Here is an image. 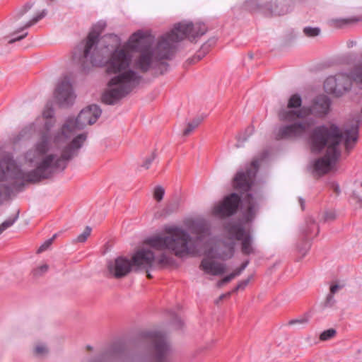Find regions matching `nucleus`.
<instances>
[{
    "mask_svg": "<svg viewBox=\"0 0 362 362\" xmlns=\"http://www.w3.org/2000/svg\"><path fill=\"white\" fill-rule=\"evenodd\" d=\"M207 31L206 26L202 23H192L183 21L177 23L173 29L164 35H169V42H173L174 51H176L177 44L185 38L194 39L204 35Z\"/></svg>",
    "mask_w": 362,
    "mask_h": 362,
    "instance_id": "nucleus-6",
    "label": "nucleus"
},
{
    "mask_svg": "<svg viewBox=\"0 0 362 362\" xmlns=\"http://www.w3.org/2000/svg\"><path fill=\"white\" fill-rule=\"evenodd\" d=\"M350 78L362 83V64L356 66L351 72Z\"/></svg>",
    "mask_w": 362,
    "mask_h": 362,
    "instance_id": "nucleus-20",
    "label": "nucleus"
},
{
    "mask_svg": "<svg viewBox=\"0 0 362 362\" xmlns=\"http://www.w3.org/2000/svg\"><path fill=\"white\" fill-rule=\"evenodd\" d=\"M156 362H172L169 358L170 347L165 338L158 337L155 344Z\"/></svg>",
    "mask_w": 362,
    "mask_h": 362,
    "instance_id": "nucleus-17",
    "label": "nucleus"
},
{
    "mask_svg": "<svg viewBox=\"0 0 362 362\" xmlns=\"http://www.w3.org/2000/svg\"><path fill=\"white\" fill-rule=\"evenodd\" d=\"M250 279H251V277H248L247 279L241 281L237 285V287L235 288V291H238V290H240V289H244L247 286V284H249Z\"/></svg>",
    "mask_w": 362,
    "mask_h": 362,
    "instance_id": "nucleus-33",
    "label": "nucleus"
},
{
    "mask_svg": "<svg viewBox=\"0 0 362 362\" xmlns=\"http://www.w3.org/2000/svg\"><path fill=\"white\" fill-rule=\"evenodd\" d=\"M329 109V99L325 95H321L316 98L312 108L303 107L298 111H284L281 113V118L286 120H293L296 118L305 117L310 114L323 116L328 112Z\"/></svg>",
    "mask_w": 362,
    "mask_h": 362,
    "instance_id": "nucleus-8",
    "label": "nucleus"
},
{
    "mask_svg": "<svg viewBox=\"0 0 362 362\" xmlns=\"http://www.w3.org/2000/svg\"><path fill=\"white\" fill-rule=\"evenodd\" d=\"M240 197L235 193L227 196L222 202L214 206L212 210L214 215L223 218L233 214L238 206Z\"/></svg>",
    "mask_w": 362,
    "mask_h": 362,
    "instance_id": "nucleus-12",
    "label": "nucleus"
},
{
    "mask_svg": "<svg viewBox=\"0 0 362 362\" xmlns=\"http://www.w3.org/2000/svg\"><path fill=\"white\" fill-rule=\"evenodd\" d=\"M31 7V4H26L18 12V19L21 20L22 18L21 23L23 24V25L18 29V32L23 31L24 29L30 27L45 16L46 11L44 10L40 13H38L33 18H30V15H28L27 13Z\"/></svg>",
    "mask_w": 362,
    "mask_h": 362,
    "instance_id": "nucleus-15",
    "label": "nucleus"
},
{
    "mask_svg": "<svg viewBox=\"0 0 362 362\" xmlns=\"http://www.w3.org/2000/svg\"><path fill=\"white\" fill-rule=\"evenodd\" d=\"M227 282H225L223 281V279H221V281H219L218 283H217V286L218 287H221L224 284H226Z\"/></svg>",
    "mask_w": 362,
    "mask_h": 362,
    "instance_id": "nucleus-40",
    "label": "nucleus"
},
{
    "mask_svg": "<svg viewBox=\"0 0 362 362\" xmlns=\"http://www.w3.org/2000/svg\"><path fill=\"white\" fill-rule=\"evenodd\" d=\"M334 303V296L332 294H329L327 297L325 305L326 306H332Z\"/></svg>",
    "mask_w": 362,
    "mask_h": 362,
    "instance_id": "nucleus-35",
    "label": "nucleus"
},
{
    "mask_svg": "<svg viewBox=\"0 0 362 362\" xmlns=\"http://www.w3.org/2000/svg\"><path fill=\"white\" fill-rule=\"evenodd\" d=\"M336 213L334 211H325L323 214L322 219L325 222L332 221L336 218Z\"/></svg>",
    "mask_w": 362,
    "mask_h": 362,
    "instance_id": "nucleus-30",
    "label": "nucleus"
},
{
    "mask_svg": "<svg viewBox=\"0 0 362 362\" xmlns=\"http://www.w3.org/2000/svg\"><path fill=\"white\" fill-rule=\"evenodd\" d=\"M299 203L300 204L301 209H304L305 202H304V200L302 198H299Z\"/></svg>",
    "mask_w": 362,
    "mask_h": 362,
    "instance_id": "nucleus-39",
    "label": "nucleus"
},
{
    "mask_svg": "<svg viewBox=\"0 0 362 362\" xmlns=\"http://www.w3.org/2000/svg\"><path fill=\"white\" fill-rule=\"evenodd\" d=\"M302 104V100L299 95L294 94L291 96V98L288 100L287 109L282 110L279 112V118L281 120H283L281 118V113L284 111H298L300 109L303 108V107H301ZM284 121H286V119H284Z\"/></svg>",
    "mask_w": 362,
    "mask_h": 362,
    "instance_id": "nucleus-19",
    "label": "nucleus"
},
{
    "mask_svg": "<svg viewBox=\"0 0 362 362\" xmlns=\"http://www.w3.org/2000/svg\"><path fill=\"white\" fill-rule=\"evenodd\" d=\"M164 194H165V189L162 186L158 185V186H156L154 187L153 191V198L157 202H160L163 199Z\"/></svg>",
    "mask_w": 362,
    "mask_h": 362,
    "instance_id": "nucleus-26",
    "label": "nucleus"
},
{
    "mask_svg": "<svg viewBox=\"0 0 362 362\" xmlns=\"http://www.w3.org/2000/svg\"><path fill=\"white\" fill-rule=\"evenodd\" d=\"M101 115V110L98 106L93 105L82 110L76 117H70L72 123L69 127V141H71L76 135V132L83 129L87 125L94 124Z\"/></svg>",
    "mask_w": 362,
    "mask_h": 362,
    "instance_id": "nucleus-7",
    "label": "nucleus"
},
{
    "mask_svg": "<svg viewBox=\"0 0 362 362\" xmlns=\"http://www.w3.org/2000/svg\"><path fill=\"white\" fill-rule=\"evenodd\" d=\"M337 86H344V92L348 90L350 88V81H349V77L347 76V81H342L341 82L337 83Z\"/></svg>",
    "mask_w": 362,
    "mask_h": 362,
    "instance_id": "nucleus-34",
    "label": "nucleus"
},
{
    "mask_svg": "<svg viewBox=\"0 0 362 362\" xmlns=\"http://www.w3.org/2000/svg\"><path fill=\"white\" fill-rule=\"evenodd\" d=\"M54 94L57 101L62 105L72 103L75 98L71 84L66 78L58 83Z\"/></svg>",
    "mask_w": 362,
    "mask_h": 362,
    "instance_id": "nucleus-14",
    "label": "nucleus"
},
{
    "mask_svg": "<svg viewBox=\"0 0 362 362\" xmlns=\"http://www.w3.org/2000/svg\"><path fill=\"white\" fill-rule=\"evenodd\" d=\"M201 123L200 119H196L191 122L188 123L186 129L183 132L185 136H188L192 132H193Z\"/></svg>",
    "mask_w": 362,
    "mask_h": 362,
    "instance_id": "nucleus-25",
    "label": "nucleus"
},
{
    "mask_svg": "<svg viewBox=\"0 0 362 362\" xmlns=\"http://www.w3.org/2000/svg\"><path fill=\"white\" fill-rule=\"evenodd\" d=\"M35 354L37 356H44L49 352L47 346L45 344H37L34 349Z\"/></svg>",
    "mask_w": 362,
    "mask_h": 362,
    "instance_id": "nucleus-23",
    "label": "nucleus"
},
{
    "mask_svg": "<svg viewBox=\"0 0 362 362\" xmlns=\"http://www.w3.org/2000/svg\"><path fill=\"white\" fill-rule=\"evenodd\" d=\"M196 238L192 239L189 235V243L196 245L197 252L187 253L185 255H204L202 260L199 268L205 274L212 276H219L226 272V265L222 263L216 262L213 259H226L233 256L234 245L229 247V253L219 252L216 247L215 239L211 236L209 228L202 226L196 228Z\"/></svg>",
    "mask_w": 362,
    "mask_h": 362,
    "instance_id": "nucleus-5",
    "label": "nucleus"
},
{
    "mask_svg": "<svg viewBox=\"0 0 362 362\" xmlns=\"http://www.w3.org/2000/svg\"><path fill=\"white\" fill-rule=\"evenodd\" d=\"M337 334L336 329L333 328L328 329L327 330L323 331L320 335V339L321 341H327L332 338H333Z\"/></svg>",
    "mask_w": 362,
    "mask_h": 362,
    "instance_id": "nucleus-24",
    "label": "nucleus"
},
{
    "mask_svg": "<svg viewBox=\"0 0 362 362\" xmlns=\"http://www.w3.org/2000/svg\"><path fill=\"white\" fill-rule=\"evenodd\" d=\"M57 234H54L52 238L46 240L37 250V252H41L47 250L52 243L53 240L56 238Z\"/></svg>",
    "mask_w": 362,
    "mask_h": 362,
    "instance_id": "nucleus-31",
    "label": "nucleus"
},
{
    "mask_svg": "<svg viewBox=\"0 0 362 362\" xmlns=\"http://www.w3.org/2000/svg\"><path fill=\"white\" fill-rule=\"evenodd\" d=\"M91 233V228L89 226H86L85 230L82 233L77 236L75 240L76 243H84L86 241L88 238L90 236Z\"/></svg>",
    "mask_w": 362,
    "mask_h": 362,
    "instance_id": "nucleus-27",
    "label": "nucleus"
},
{
    "mask_svg": "<svg viewBox=\"0 0 362 362\" xmlns=\"http://www.w3.org/2000/svg\"><path fill=\"white\" fill-rule=\"evenodd\" d=\"M153 159H154V156L153 155L149 156L144 161V163L143 164V166L145 168L148 169L149 168L150 165L151 164L152 161L153 160Z\"/></svg>",
    "mask_w": 362,
    "mask_h": 362,
    "instance_id": "nucleus-36",
    "label": "nucleus"
},
{
    "mask_svg": "<svg viewBox=\"0 0 362 362\" xmlns=\"http://www.w3.org/2000/svg\"><path fill=\"white\" fill-rule=\"evenodd\" d=\"M107 23L100 21L89 33L84 43L82 67L105 66L107 74H114L107 83L102 100L107 105H113L127 95L139 77L129 69L131 56L124 47H119L120 39L116 35H109L99 39L100 33Z\"/></svg>",
    "mask_w": 362,
    "mask_h": 362,
    "instance_id": "nucleus-1",
    "label": "nucleus"
},
{
    "mask_svg": "<svg viewBox=\"0 0 362 362\" xmlns=\"http://www.w3.org/2000/svg\"><path fill=\"white\" fill-rule=\"evenodd\" d=\"M229 295H230V293L226 294V296H229ZM225 296H226V295H221V296H220V298H220V300L223 299Z\"/></svg>",
    "mask_w": 362,
    "mask_h": 362,
    "instance_id": "nucleus-41",
    "label": "nucleus"
},
{
    "mask_svg": "<svg viewBox=\"0 0 362 362\" xmlns=\"http://www.w3.org/2000/svg\"><path fill=\"white\" fill-rule=\"evenodd\" d=\"M259 197H253L251 194L247 193L243 197V206L246 208L245 219L247 221H251L255 215L258 208Z\"/></svg>",
    "mask_w": 362,
    "mask_h": 362,
    "instance_id": "nucleus-18",
    "label": "nucleus"
},
{
    "mask_svg": "<svg viewBox=\"0 0 362 362\" xmlns=\"http://www.w3.org/2000/svg\"><path fill=\"white\" fill-rule=\"evenodd\" d=\"M18 218V214L13 218H8L0 225V235L6 229L12 226Z\"/></svg>",
    "mask_w": 362,
    "mask_h": 362,
    "instance_id": "nucleus-21",
    "label": "nucleus"
},
{
    "mask_svg": "<svg viewBox=\"0 0 362 362\" xmlns=\"http://www.w3.org/2000/svg\"><path fill=\"white\" fill-rule=\"evenodd\" d=\"M247 265V262L241 265V267H240L239 268L236 269L233 273H231L230 274L225 276L223 278V281L228 283L230 281H231L233 279H234L235 276H239L242 273V272L245 269Z\"/></svg>",
    "mask_w": 362,
    "mask_h": 362,
    "instance_id": "nucleus-22",
    "label": "nucleus"
},
{
    "mask_svg": "<svg viewBox=\"0 0 362 362\" xmlns=\"http://www.w3.org/2000/svg\"><path fill=\"white\" fill-rule=\"evenodd\" d=\"M189 234L181 228L167 226L164 234L148 238L143 247L132 257L135 270H146L170 264V257L163 251H172L176 256L197 252L196 245L189 243Z\"/></svg>",
    "mask_w": 362,
    "mask_h": 362,
    "instance_id": "nucleus-2",
    "label": "nucleus"
},
{
    "mask_svg": "<svg viewBox=\"0 0 362 362\" xmlns=\"http://www.w3.org/2000/svg\"><path fill=\"white\" fill-rule=\"evenodd\" d=\"M48 268L49 267L47 264H42L33 269V274L35 277H39L42 274H45L47 272Z\"/></svg>",
    "mask_w": 362,
    "mask_h": 362,
    "instance_id": "nucleus-29",
    "label": "nucleus"
},
{
    "mask_svg": "<svg viewBox=\"0 0 362 362\" xmlns=\"http://www.w3.org/2000/svg\"><path fill=\"white\" fill-rule=\"evenodd\" d=\"M259 167V161L254 159L251 163V166L246 173L239 172L234 178V187L240 190L247 191L251 187V180L255 177Z\"/></svg>",
    "mask_w": 362,
    "mask_h": 362,
    "instance_id": "nucleus-13",
    "label": "nucleus"
},
{
    "mask_svg": "<svg viewBox=\"0 0 362 362\" xmlns=\"http://www.w3.org/2000/svg\"><path fill=\"white\" fill-rule=\"evenodd\" d=\"M358 124L351 125L341 132L334 124H327L316 127L309 137L311 151L320 152L326 149L324 157L317 160L314 164V170L319 174H325L329 171L340 156V144L342 141L347 150L352 148L358 139Z\"/></svg>",
    "mask_w": 362,
    "mask_h": 362,
    "instance_id": "nucleus-3",
    "label": "nucleus"
},
{
    "mask_svg": "<svg viewBox=\"0 0 362 362\" xmlns=\"http://www.w3.org/2000/svg\"><path fill=\"white\" fill-rule=\"evenodd\" d=\"M226 229L231 238L241 241V251L243 254L255 253L252 236L245 230L240 223H230L226 226Z\"/></svg>",
    "mask_w": 362,
    "mask_h": 362,
    "instance_id": "nucleus-10",
    "label": "nucleus"
},
{
    "mask_svg": "<svg viewBox=\"0 0 362 362\" xmlns=\"http://www.w3.org/2000/svg\"><path fill=\"white\" fill-rule=\"evenodd\" d=\"M308 321V319L305 317H301L297 319L291 320L288 322L289 325H305Z\"/></svg>",
    "mask_w": 362,
    "mask_h": 362,
    "instance_id": "nucleus-32",
    "label": "nucleus"
},
{
    "mask_svg": "<svg viewBox=\"0 0 362 362\" xmlns=\"http://www.w3.org/2000/svg\"><path fill=\"white\" fill-rule=\"evenodd\" d=\"M26 35H27V33H25L24 34H23V35H20L18 37H16L15 38H13L11 40H10L8 41V42L9 43H13L16 41H18V40H21L23 39Z\"/></svg>",
    "mask_w": 362,
    "mask_h": 362,
    "instance_id": "nucleus-38",
    "label": "nucleus"
},
{
    "mask_svg": "<svg viewBox=\"0 0 362 362\" xmlns=\"http://www.w3.org/2000/svg\"><path fill=\"white\" fill-rule=\"evenodd\" d=\"M152 36L148 31L137 30L131 35L127 42L122 47L129 53V50L136 51L137 55L133 60L134 67L141 72H147L155 69L158 64H163L160 61L170 59L175 54L173 42H169V35H162L158 37L156 45L152 44ZM132 57H131V62ZM129 69L134 71L129 66ZM134 72L139 77V81L132 87L128 95L140 82L141 76L137 72Z\"/></svg>",
    "mask_w": 362,
    "mask_h": 362,
    "instance_id": "nucleus-4",
    "label": "nucleus"
},
{
    "mask_svg": "<svg viewBox=\"0 0 362 362\" xmlns=\"http://www.w3.org/2000/svg\"><path fill=\"white\" fill-rule=\"evenodd\" d=\"M342 286L338 284L332 285L330 286V293L334 295L337 293Z\"/></svg>",
    "mask_w": 362,
    "mask_h": 362,
    "instance_id": "nucleus-37",
    "label": "nucleus"
},
{
    "mask_svg": "<svg viewBox=\"0 0 362 362\" xmlns=\"http://www.w3.org/2000/svg\"><path fill=\"white\" fill-rule=\"evenodd\" d=\"M314 125V122L306 119L280 127L275 133L276 139H294L304 136Z\"/></svg>",
    "mask_w": 362,
    "mask_h": 362,
    "instance_id": "nucleus-9",
    "label": "nucleus"
},
{
    "mask_svg": "<svg viewBox=\"0 0 362 362\" xmlns=\"http://www.w3.org/2000/svg\"><path fill=\"white\" fill-rule=\"evenodd\" d=\"M107 269L110 275L115 278H122L129 274L133 269L132 260L129 259L119 257L113 260L109 261L107 264Z\"/></svg>",
    "mask_w": 362,
    "mask_h": 362,
    "instance_id": "nucleus-11",
    "label": "nucleus"
},
{
    "mask_svg": "<svg viewBox=\"0 0 362 362\" xmlns=\"http://www.w3.org/2000/svg\"><path fill=\"white\" fill-rule=\"evenodd\" d=\"M345 80L347 81V76L344 74L328 77L324 83L326 92L334 94L337 96L342 95L344 93L345 88L344 86H337V83Z\"/></svg>",
    "mask_w": 362,
    "mask_h": 362,
    "instance_id": "nucleus-16",
    "label": "nucleus"
},
{
    "mask_svg": "<svg viewBox=\"0 0 362 362\" xmlns=\"http://www.w3.org/2000/svg\"><path fill=\"white\" fill-rule=\"evenodd\" d=\"M303 33L308 37H315L320 35V30L318 28L305 27Z\"/></svg>",
    "mask_w": 362,
    "mask_h": 362,
    "instance_id": "nucleus-28",
    "label": "nucleus"
}]
</instances>
